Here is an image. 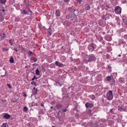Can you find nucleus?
<instances>
[{
  "mask_svg": "<svg viewBox=\"0 0 127 127\" xmlns=\"http://www.w3.org/2000/svg\"><path fill=\"white\" fill-rule=\"evenodd\" d=\"M37 79V78H35L36 79Z\"/></svg>",
  "mask_w": 127,
  "mask_h": 127,
  "instance_id": "nucleus-51",
  "label": "nucleus"
},
{
  "mask_svg": "<svg viewBox=\"0 0 127 127\" xmlns=\"http://www.w3.org/2000/svg\"><path fill=\"white\" fill-rule=\"evenodd\" d=\"M35 83H34V82H31V84L32 85H33L34 84V85H35Z\"/></svg>",
  "mask_w": 127,
  "mask_h": 127,
  "instance_id": "nucleus-34",
  "label": "nucleus"
},
{
  "mask_svg": "<svg viewBox=\"0 0 127 127\" xmlns=\"http://www.w3.org/2000/svg\"><path fill=\"white\" fill-rule=\"evenodd\" d=\"M22 49L23 50H24L25 49V48H22Z\"/></svg>",
  "mask_w": 127,
  "mask_h": 127,
  "instance_id": "nucleus-42",
  "label": "nucleus"
},
{
  "mask_svg": "<svg viewBox=\"0 0 127 127\" xmlns=\"http://www.w3.org/2000/svg\"><path fill=\"white\" fill-rule=\"evenodd\" d=\"M88 48L90 51H93L94 48V44L92 43L90 44Z\"/></svg>",
  "mask_w": 127,
  "mask_h": 127,
  "instance_id": "nucleus-5",
  "label": "nucleus"
},
{
  "mask_svg": "<svg viewBox=\"0 0 127 127\" xmlns=\"http://www.w3.org/2000/svg\"><path fill=\"white\" fill-rule=\"evenodd\" d=\"M0 36H1V38L2 39L5 37V35L4 33H3L2 34H0Z\"/></svg>",
  "mask_w": 127,
  "mask_h": 127,
  "instance_id": "nucleus-17",
  "label": "nucleus"
},
{
  "mask_svg": "<svg viewBox=\"0 0 127 127\" xmlns=\"http://www.w3.org/2000/svg\"><path fill=\"white\" fill-rule=\"evenodd\" d=\"M36 89H36L35 87H34L33 88V90H36Z\"/></svg>",
  "mask_w": 127,
  "mask_h": 127,
  "instance_id": "nucleus-39",
  "label": "nucleus"
},
{
  "mask_svg": "<svg viewBox=\"0 0 127 127\" xmlns=\"http://www.w3.org/2000/svg\"><path fill=\"white\" fill-rule=\"evenodd\" d=\"M86 9L87 10H89L90 9V7L88 5H86Z\"/></svg>",
  "mask_w": 127,
  "mask_h": 127,
  "instance_id": "nucleus-22",
  "label": "nucleus"
},
{
  "mask_svg": "<svg viewBox=\"0 0 127 127\" xmlns=\"http://www.w3.org/2000/svg\"><path fill=\"white\" fill-rule=\"evenodd\" d=\"M121 56V55H120V54H119V55L118 56V57H120Z\"/></svg>",
  "mask_w": 127,
  "mask_h": 127,
  "instance_id": "nucleus-41",
  "label": "nucleus"
},
{
  "mask_svg": "<svg viewBox=\"0 0 127 127\" xmlns=\"http://www.w3.org/2000/svg\"><path fill=\"white\" fill-rule=\"evenodd\" d=\"M26 95H26L25 94H24V96L25 97H26Z\"/></svg>",
  "mask_w": 127,
  "mask_h": 127,
  "instance_id": "nucleus-38",
  "label": "nucleus"
},
{
  "mask_svg": "<svg viewBox=\"0 0 127 127\" xmlns=\"http://www.w3.org/2000/svg\"><path fill=\"white\" fill-rule=\"evenodd\" d=\"M71 16H72V15H69V18H70V19L71 20H73V18L71 17Z\"/></svg>",
  "mask_w": 127,
  "mask_h": 127,
  "instance_id": "nucleus-27",
  "label": "nucleus"
},
{
  "mask_svg": "<svg viewBox=\"0 0 127 127\" xmlns=\"http://www.w3.org/2000/svg\"><path fill=\"white\" fill-rule=\"evenodd\" d=\"M10 62L12 63H13L14 62V59L13 57H11V58L10 60Z\"/></svg>",
  "mask_w": 127,
  "mask_h": 127,
  "instance_id": "nucleus-18",
  "label": "nucleus"
},
{
  "mask_svg": "<svg viewBox=\"0 0 127 127\" xmlns=\"http://www.w3.org/2000/svg\"><path fill=\"white\" fill-rule=\"evenodd\" d=\"M32 73H34V72H33V71H32Z\"/></svg>",
  "mask_w": 127,
  "mask_h": 127,
  "instance_id": "nucleus-49",
  "label": "nucleus"
},
{
  "mask_svg": "<svg viewBox=\"0 0 127 127\" xmlns=\"http://www.w3.org/2000/svg\"><path fill=\"white\" fill-rule=\"evenodd\" d=\"M41 106H43V107H44L43 104L41 103Z\"/></svg>",
  "mask_w": 127,
  "mask_h": 127,
  "instance_id": "nucleus-37",
  "label": "nucleus"
},
{
  "mask_svg": "<svg viewBox=\"0 0 127 127\" xmlns=\"http://www.w3.org/2000/svg\"><path fill=\"white\" fill-rule=\"evenodd\" d=\"M107 80L108 81H109L111 79V78L110 76H108L106 77Z\"/></svg>",
  "mask_w": 127,
  "mask_h": 127,
  "instance_id": "nucleus-13",
  "label": "nucleus"
},
{
  "mask_svg": "<svg viewBox=\"0 0 127 127\" xmlns=\"http://www.w3.org/2000/svg\"><path fill=\"white\" fill-rule=\"evenodd\" d=\"M28 54L30 56H31L32 54V51H29L28 52Z\"/></svg>",
  "mask_w": 127,
  "mask_h": 127,
  "instance_id": "nucleus-25",
  "label": "nucleus"
},
{
  "mask_svg": "<svg viewBox=\"0 0 127 127\" xmlns=\"http://www.w3.org/2000/svg\"><path fill=\"white\" fill-rule=\"evenodd\" d=\"M52 127H55L54 126H52Z\"/></svg>",
  "mask_w": 127,
  "mask_h": 127,
  "instance_id": "nucleus-48",
  "label": "nucleus"
},
{
  "mask_svg": "<svg viewBox=\"0 0 127 127\" xmlns=\"http://www.w3.org/2000/svg\"><path fill=\"white\" fill-rule=\"evenodd\" d=\"M6 0H0V3L1 4H3L5 2Z\"/></svg>",
  "mask_w": 127,
  "mask_h": 127,
  "instance_id": "nucleus-16",
  "label": "nucleus"
},
{
  "mask_svg": "<svg viewBox=\"0 0 127 127\" xmlns=\"http://www.w3.org/2000/svg\"><path fill=\"white\" fill-rule=\"evenodd\" d=\"M59 84L60 85V86H61V84Z\"/></svg>",
  "mask_w": 127,
  "mask_h": 127,
  "instance_id": "nucleus-47",
  "label": "nucleus"
},
{
  "mask_svg": "<svg viewBox=\"0 0 127 127\" xmlns=\"http://www.w3.org/2000/svg\"><path fill=\"white\" fill-rule=\"evenodd\" d=\"M64 2L66 3L69 2V0H64Z\"/></svg>",
  "mask_w": 127,
  "mask_h": 127,
  "instance_id": "nucleus-31",
  "label": "nucleus"
},
{
  "mask_svg": "<svg viewBox=\"0 0 127 127\" xmlns=\"http://www.w3.org/2000/svg\"><path fill=\"white\" fill-rule=\"evenodd\" d=\"M102 19L105 20H106V18L105 16H103Z\"/></svg>",
  "mask_w": 127,
  "mask_h": 127,
  "instance_id": "nucleus-29",
  "label": "nucleus"
},
{
  "mask_svg": "<svg viewBox=\"0 0 127 127\" xmlns=\"http://www.w3.org/2000/svg\"><path fill=\"white\" fill-rule=\"evenodd\" d=\"M10 115L7 114H5L3 116V118L6 119H8L10 117Z\"/></svg>",
  "mask_w": 127,
  "mask_h": 127,
  "instance_id": "nucleus-8",
  "label": "nucleus"
},
{
  "mask_svg": "<svg viewBox=\"0 0 127 127\" xmlns=\"http://www.w3.org/2000/svg\"><path fill=\"white\" fill-rule=\"evenodd\" d=\"M75 11V10L74 11H73V12H74V11Z\"/></svg>",
  "mask_w": 127,
  "mask_h": 127,
  "instance_id": "nucleus-45",
  "label": "nucleus"
},
{
  "mask_svg": "<svg viewBox=\"0 0 127 127\" xmlns=\"http://www.w3.org/2000/svg\"><path fill=\"white\" fill-rule=\"evenodd\" d=\"M62 107V105L61 104H57L56 106V107L57 109H59L61 108Z\"/></svg>",
  "mask_w": 127,
  "mask_h": 127,
  "instance_id": "nucleus-11",
  "label": "nucleus"
},
{
  "mask_svg": "<svg viewBox=\"0 0 127 127\" xmlns=\"http://www.w3.org/2000/svg\"><path fill=\"white\" fill-rule=\"evenodd\" d=\"M7 85L8 87L9 88H11V87L10 85L7 84Z\"/></svg>",
  "mask_w": 127,
  "mask_h": 127,
  "instance_id": "nucleus-32",
  "label": "nucleus"
},
{
  "mask_svg": "<svg viewBox=\"0 0 127 127\" xmlns=\"http://www.w3.org/2000/svg\"><path fill=\"white\" fill-rule=\"evenodd\" d=\"M37 91V89L36 90H33L32 91L33 94L34 95H35Z\"/></svg>",
  "mask_w": 127,
  "mask_h": 127,
  "instance_id": "nucleus-19",
  "label": "nucleus"
},
{
  "mask_svg": "<svg viewBox=\"0 0 127 127\" xmlns=\"http://www.w3.org/2000/svg\"><path fill=\"white\" fill-rule=\"evenodd\" d=\"M5 11V10L4 9H2V11Z\"/></svg>",
  "mask_w": 127,
  "mask_h": 127,
  "instance_id": "nucleus-40",
  "label": "nucleus"
},
{
  "mask_svg": "<svg viewBox=\"0 0 127 127\" xmlns=\"http://www.w3.org/2000/svg\"><path fill=\"white\" fill-rule=\"evenodd\" d=\"M56 14L58 16H59L60 15V12L59 10H57L56 11Z\"/></svg>",
  "mask_w": 127,
  "mask_h": 127,
  "instance_id": "nucleus-10",
  "label": "nucleus"
},
{
  "mask_svg": "<svg viewBox=\"0 0 127 127\" xmlns=\"http://www.w3.org/2000/svg\"><path fill=\"white\" fill-rule=\"evenodd\" d=\"M118 109L120 111H124L126 109V108L125 107H119Z\"/></svg>",
  "mask_w": 127,
  "mask_h": 127,
  "instance_id": "nucleus-9",
  "label": "nucleus"
},
{
  "mask_svg": "<svg viewBox=\"0 0 127 127\" xmlns=\"http://www.w3.org/2000/svg\"><path fill=\"white\" fill-rule=\"evenodd\" d=\"M114 81V79H112V81Z\"/></svg>",
  "mask_w": 127,
  "mask_h": 127,
  "instance_id": "nucleus-44",
  "label": "nucleus"
},
{
  "mask_svg": "<svg viewBox=\"0 0 127 127\" xmlns=\"http://www.w3.org/2000/svg\"><path fill=\"white\" fill-rule=\"evenodd\" d=\"M95 58L93 55H90L89 57L88 62H91L95 60Z\"/></svg>",
  "mask_w": 127,
  "mask_h": 127,
  "instance_id": "nucleus-4",
  "label": "nucleus"
},
{
  "mask_svg": "<svg viewBox=\"0 0 127 127\" xmlns=\"http://www.w3.org/2000/svg\"><path fill=\"white\" fill-rule=\"evenodd\" d=\"M109 100H112L113 98V93L112 91H109L106 94V96Z\"/></svg>",
  "mask_w": 127,
  "mask_h": 127,
  "instance_id": "nucleus-2",
  "label": "nucleus"
},
{
  "mask_svg": "<svg viewBox=\"0 0 127 127\" xmlns=\"http://www.w3.org/2000/svg\"><path fill=\"white\" fill-rule=\"evenodd\" d=\"M62 111L63 112H65L66 111L67 109H64L62 110Z\"/></svg>",
  "mask_w": 127,
  "mask_h": 127,
  "instance_id": "nucleus-28",
  "label": "nucleus"
},
{
  "mask_svg": "<svg viewBox=\"0 0 127 127\" xmlns=\"http://www.w3.org/2000/svg\"><path fill=\"white\" fill-rule=\"evenodd\" d=\"M121 7L119 6H116L115 8V12L117 14H120L121 13Z\"/></svg>",
  "mask_w": 127,
  "mask_h": 127,
  "instance_id": "nucleus-3",
  "label": "nucleus"
},
{
  "mask_svg": "<svg viewBox=\"0 0 127 127\" xmlns=\"http://www.w3.org/2000/svg\"><path fill=\"white\" fill-rule=\"evenodd\" d=\"M13 49L16 52H17L18 51V50L16 48H14Z\"/></svg>",
  "mask_w": 127,
  "mask_h": 127,
  "instance_id": "nucleus-35",
  "label": "nucleus"
},
{
  "mask_svg": "<svg viewBox=\"0 0 127 127\" xmlns=\"http://www.w3.org/2000/svg\"><path fill=\"white\" fill-rule=\"evenodd\" d=\"M28 110V109L26 107H25L23 108V111L25 112H27Z\"/></svg>",
  "mask_w": 127,
  "mask_h": 127,
  "instance_id": "nucleus-21",
  "label": "nucleus"
},
{
  "mask_svg": "<svg viewBox=\"0 0 127 127\" xmlns=\"http://www.w3.org/2000/svg\"><path fill=\"white\" fill-rule=\"evenodd\" d=\"M31 59L34 62H36L37 60L36 58L33 57H32L31 58Z\"/></svg>",
  "mask_w": 127,
  "mask_h": 127,
  "instance_id": "nucleus-14",
  "label": "nucleus"
},
{
  "mask_svg": "<svg viewBox=\"0 0 127 127\" xmlns=\"http://www.w3.org/2000/svg\"><path fill=\"white\" fill-rule=\"evenodd\" d=\"M32 73H34V72H33V71H32Z\"/></svg>",
  "mask_w": 127,
  "mask_h": 127,
  "instance_id": "nucleus-50",
  "label": "nucleus"
},
{
  "mask_svg": "<svg viewBox=\"0 0 127 127\" xmlns=\"http://www.w3.org/2000/svg\"><path fill=\"white\" fill-rule=\"evenodd\" d=\"M21 11L22 14H27L31 15L32 14V12L28 8H27L23 10H21Z\"/></svg>",
  "mask_w": 127,
  "mask_h": 127,
  "instance_id": "nucleus-1",
  "label": "nucleus"
},
{
  "mask_svg": "<svg viewBox=\"0 0 127 127\" xmlns=\"http://www.w3.org/2000/svg\"><path fill=\"white\" fill-rule=\"evenodd\" d=\"M77 2L79 3H80L82 1V0H76Z\"/></svg>",
  "mask_w": 127,
  "mask_h": 127,
  "instance_id": "nucleus-30",
  "label": "nucleus"
},
{
  "mask_svg": "<svg viewBox=\"0 0 127 127\" xmlns=\"http://www.w3.org/2000/svg\"><path fill=\"white\" fill-rule=\"evenodd\" d=\"M53 108V107H50V108H51V109H52V108Z\"/></svg>",
  "mask_w": 127,
  "mask_h": 127,
  "instance_id": "nucleus-43",
  "label": "nucleus"
},
{
  "mask_svg": "<svg viewBox=\"0 0 127 127\" xmlns=\"http://www.w3.org/2000/svg\"><path fill=\"white\" fill-rule=\"evenodd\" d=\"M7 125V124L5 123H3L2 125L1 126V127H6V125Z\"/></svg>",
  "mask_w": 127,
  "mask_h": 127,
  "instance_id": "nucleus-20",
  "label": "nucleus"
},
{
  "mask_svg": "<svg viewBox=\"0 0 127 127\" xmlns=\"http://www.w3.org/2000/svg\"><path fill=\"white\" fill-rule=\"evenodd\" d=\"M35 105L36 106H37V104H35Z\"/></svg>",
  "mask_w": 127,
  "mask_h": 127,
  "instance_id": "nucleus-46",
  "label": "nucleus"
},
{
  "mask_svg": "<svg viewBox=\"0 0 127 127\" xmlns=\"http://www.w3.org/2000/svg\"><path fill=\"white\" fill-rule=\"evenodd\" d=\"M13 40H9V43L10 44V45H12V42H13Z\"/></svg>",
  "mask_w": 127,
  "mask_h": 127,
  "instance_id": "nucleus-24",
  "label": "nucleus"
},
{
  "mask_svg": "<svg viewBox=\"0 0 127 127\" xmlns=\"http://www.w3.org/2000/svg\"><path fill=\"white\" fill-rule=\"evenodd\" d=\"M55 64L56 65L60 67H62L64 66V64L61 63H60L58 61H56L55 62Z\"/></svg>",
  "mask_w": 127,
  "mask_h": 127,
  "instance_id": "nucleus-7",
  "label": "nucleus"
},
{
  "mask_svg": "<svg viewBox=\"0 0 127 127\" xmlns=\"http://www.w3.org/2000/svg\"><path fill=\"white\" fill-rule=\"evenodd\" d=\"M35 78V76H34V77L32 79V80L33 81L34 80Z\"/></svg>",
  "mask_w": 127,
  "mask_h": 127,
  "instance_id": "nucleus-36",
  "label": "nucleus"
},
{
  "mask_svg": "<svg viewBox=\"0 0 127 127\" xmlns=\"http://www.w3.org/2000/svg\"><path fill=\"white\" fill-rule=\"evenodd\" d=\"M83 62L84 63H88V60H85V59H84L83 60Z\"/></svg>",
  "mask_w": 127,
  "mask_h": 127,
  "instance_id": "nucleus-26",
  "label": "nucleus"
},
{
  "mask_svg": "<svg viewBox=\"0 0 127 127\" xmlns=\"http://www.w3.org/2000/svg\"><path fill=\"white\" fill-rule=\"evenodd\" d=\"M8 50V48H6L4 49V50L5 51H7Z\"/></svg>",
  "mask_w": 127,
  "mask_h": 127,
  "instance_id": "nucleus-33",
  "label": "nucleus"
},
{
  "mask_svg": "<svg viewBox=\"0 0 127 127\" xmlns=\"http://www.w3.org/2000/svg\"><path fill=\"white\" fill-rule=\"evenodd\" d=\"M35 73L37 75H39L40 74V72L38 69H37L36 70Z\"/></svg>",
  "mask_w": 127,
  "mask_h": 127,
  "instance_id": "nucleus-15",
  "label": "nucleus"
},
{
  "mask_svg": "<svg viewBox=\"0 0 127 127\" xmlns=\"http://www.w3.org/2000/svg\"><path fill=\"white\" fill-rule=\"evenodd\" d=\"M4 17H1L0 18V21L1 22L2 21L4 20Z\"/></svg>",
  "mask_w": 127,
  "mask_h": 127,
  "instance_id": "nucleus-23",
  "label": "nucleus"
},
{
  "mask_svg": "<svg viewBox=\"0 0 127 127\" xmlns=\"http://www.w3.org/2000/svg\"><path fill=\"white\" fill-rule=\"evenodd\" d=\"M93 104L92 103H89L88 102H87L85 104V106L86 108H91L93 106Z\"/></svg>",
  "mask_w": 127,
  "mask_h": 127,
  "instance_id": "nucleus-6",
  "label": "nucleus"
},
{
  "mask_svg": "<svg viewBox=\"0 0 127 127\" xmlns=\"http://www.w3.org/2000/svg\"><path fill=\"white\" fill-rule=\"evenodd\" d=\"M110 112L111 113L113 114H115L116 113V112H115V110L114 109H112L110 110Z\"/></svg>",
  "mask_w": 127,
  "mask_h": 127,
  "instance_id": "nucleus-12",
  "label": "nucleus"
}]
</instances>
